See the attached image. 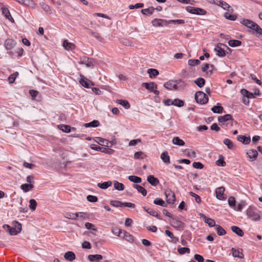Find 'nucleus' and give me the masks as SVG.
<instances>
[{
  "label": "nucleus",
  "instance_id": "nucleus-18",
  "mask_svg": "<svg viewBox=\"0 0 262 262\" xmlns=\"http://www.w3.org/2000/svg\"><path fill=\"white\" fill-rule=\"evenodd\" d=\"M148 182L153 186H156L159 184V180L152 175H149L147 178Z\"/></svg>",
  "mask_w": 262,
  "mask_h": 262
},
{
  "label": "nucleus",
  "instance_id": "nucleus-21",
  "mask_svg": "<svg viewBox=\"0 0 262 262\" xmlns=\"http://www.w3.org/2000/svg\"><path fill=\"white\" fill-rule=\"evenodd\" d=\"M64 258L66 260L73 261L76 258L75 253L72 251L66 252L64 255Z\"/></svg>",
  "mask_w": 262,
  "mask_h": 262
},
{
  "label": "nucleus",
  "instance_id": "nucleus-14",
  "mask_svg": "<svg viewBox=\"0 0 262 262\" xmlns=\"http://www.w3.org/2000/svg\"><path fill=\"white\" fill-rule=\"evenodd\" d=\"M142 86L150 92L154 91V89H157V85L154 82H144L142 84Z\"/></svg>",
  "mask_w": 262,
  "mask_h": 262
},
{
  "label": "nucleus",
  "instance_id": "nucleus-40",
  "mask_svg": "<svg viewBox=\"0 0 262 262\" xmlns=\"http://www.w3.org/2000/svg\"><path fill=\"white\" fill-rule=\"evenodd\" d=\"M114 187L116 190L119 191H122L124 189V185L123 184L119 183L117 181H114Z\"/></svg>",
  "mask_w": 262,
  "mask_h": 262
},
{
  "label": "nucleus",
  "instance_id": "nucleus-15",
  "mask_svg": "<svg viewBox=\"0 0 262 262\" xmlns=\"http://www.w3.org/2000/svg\"><path fill=\"white\" fill-rule=\"evenodd\" d=\"M201 216L204 219V222L207 224L209 227H215L216 226L217 224H215V221L213 219L208 217L203 214H201Z\"/></svg>",
  "mask_w": 262,
  "mask_h": 262
},
{
  "label": "nucleus",
  "instance_id": "nucleus-29",
  "mask_svg": "<svg viewBox=\"0 0 262 262\" xmlns=\"http://www.w3.org/2000/svg\"><path fill=\"white\" fill-rule=\"evenodd\" d=\"M102 258L103 256L100 254L89 255L88 256V259L90 261H98L99 260L102 259Z\"/></svg>",
  "mask_w": 262,
  "mask_h": 262
},
{
  "label": "nucleus",
  "instance_id": "nucleus-17",
  "mask_svg": "<svg viewBox=\"0 0 262 262\" xmlns=\"http://www.w3.org/2000/svg\"><path fill=\"white\" fill-rule=\"evenodd\" d=\"M247 154L248 155V157L250 159V161H253L256 160L258 156V152L255 149L249 150L247 151Z\"/></svg>",
  "mask_w": 262,
  "mask_h": 262
},
{
  "label": "nucleus",
  "instance_id": "nucleus-2",
  "mask_svg": "<svg viewBox=\"0 0 262 262\" xmlns=\"http://www.w3.org/2000/svg\"><path fill=\"white\" fill-rule=\"evenodd\" d=\"M195 100L196 102L201 104H205L208 101V97L202 91H198L195 94Z\"/></svg>",
  "mask_w": 262,
  "mask_h": 262
},
{
  "label": "nucleus",
  "instance_id": "nucleus-26",
  "mask_svg": "<svg viewBox=\"0 0 262 262\" xmlns=\"http://www.w3.org/2000/svg\"><path fill=\"white\" fill-rule=\"evenodd\" d=\"M3 228L4 229H5L6 231H7L11 235H16V232L15 229H14L13 227H11L9 225L7 224H4L3 226Z\"/></svg>",
  "mask_w": 262,
  "mask_h": 262
},
{
  "label": "nucleus",
  "instance_id": "nucleus-47",
  "mask_svg": "<svg viewBox=\"0 0 262 262\" xmlns=\"http://www.w3.org/2000/svg\"><path fill=\"white\" fill-rule=\"evenodd\" d=\"M178 252H179V253L180 254H184L186 253H190V250L189 248H187V247H179L178 248Z\"/></svg>",
  "mask_w": 262,
  "mask_h": 262
},
{
  "label": "nucleus",
  "instance_id": "nucleus-48",
  "mask_svg": "<svg viewBox=\"0 0 262 262\" xmlns=\"http://www.w3.org/2000/svg\"><path fill=\"white\" fill-rule=\"evenodd\" d=\"M253 31L256 33V35L257 37H262V28H261L257 24H256V26L252 29Z\"/></svg>",
  "mask_w": 262,
  "mask_h": 262
},
{
  "label": "nucleus",
  "instance_id": "nucleus-51",
  "mask_svg": "<svg viewBox=\"0 0 262 262\" xmlns=\"http://www.w3.org/2000/svg\"><path fill=\"white\" fill-rule=\"evenodd\" d=\"M216 164L219 166H225L226 165L224 158L222 155H220L219 159L216 161Z\"/></svg>",
  "mask_w": 262,
  "mask_h": 262
},
{
  "label": "nucleus",
  "instance_id": "nucleus-56",
  "mask_svg": "<svg viewBox=\"0 0 262 262\" xmlns=\"http://www.w3.org/2000/svg\"><path fill=\"white\" fill-rule=\"evenodd\" d=\"M29 207L32 210H35L37 206V202L34 199H31L29 201Z\"/></svg>",
  "mask_w": 262,
  "mask_h": 262
},
{
  "label": "nucleus",
  "instance_id": "nucleus-57",
  "mask_svg": "<svg viewBox=\"0 0 262 262\" xmlns=\"http://www.w3.org/2000/svg\"><path fill=\"white\" fill-rule=\"evenodd\" d=\"M110 204L115 207H122V202L119 201H111Z\"/></svg>",
  "mask_w": 262,
  "mask_h": 262
},
{
  "label": "nucleus",
  "instance_id": "nucleus-8",
  "mask_svg": "<svg viewBox=\"0 0 262 262\" xmlns=\"http://www.w3.org/2000/svg\"><path fill=\"white\" fill-rule=\"evenodd\" d=\"M16 45L15 40L12 38H7L4 41V47L8 50H10L14 48Z\"/></svg>",
  "mask_w": 262,
  "mask_h": 262
},
{
  "label": "nucleus",
  "instance_id": "nucleus-12",
  "mask_svg": "<svg viewBox=\"0 0 262 262\" xmlns=\"http://www.w3.org/2000/svg\"><path fill=\"white\" fill-rule=\"evenodd\" d=\"M233 117L230 114H226L223 116H219L218 117L219 122L222 124V125H225V123L228 121H233Z\"/></svg>",
  "mask_w": 262,
  "mask_h": 262
},
{
  "label": "nucleus",
  "instance_id": "nucleus-35",
  "mask_svg": "<svg viewBox=\"0 0 262 262\" xmlns=\"http://www.w3.org/2000/svg\"><path fill=\"white\" fill-rule=\"evenodd\" d=\"M34 187L32 184H24L20 186L21 189L25 192H27Z\"/></svg>",
  "mask_w": 262,
  "mask_h": 262
},
{
  "label": "nucleus",
  "instance_id": "nucleus-62",
  "mask_svg": "<svg viewBox=\"0 0 262 262\" xmlns=\"http://www.w3.org/2000/svg\"><path fill=\"white\" fill-rule=\"evenodd\" d=\"M87 200L92 203H95L97 202L98 198L96 196L92 195H88L86 197Z\"/></svg>",
  "mask_w": 262,
  "mask_h": 262
},
{
  "label": "nucleus",
  "instance_id": "nucleus-39",
  "mask_svg": "<svg viewBox=\"0 0 262 262\" xmlns=\"http://www.w3.org/2000/svg\"><path fill=\"white\" fill-rule=\"evenodd\" d=\"M147 73L149 74V77L152 78L159 75V71L155 69H149L147 70Z\"/></svg>",
  "mask_w": 262,
  "mask_h": 262
},
{
  "label": "nucleus",
  "instance_id": "nucleus-38",
  "mask_svg": "<svg viewBox=\"0 0 262 262\" xmlns=\"http://www.w3.org/2000/svg\"><path fill=\"white\" fill-rule=\"evenodd\" d=\"M217 2L218 4L217 6L222 7L225 10H228V8H231V6L228 3L222 0H219Z\"/></svg>",
  "mask_w": 262,
  "mask_h": 262
},
{
  "label": "nucleus",
  "instance_id": "nucleus-54",
  "mask_svg": "<svg viewBox=\"0 0 262 262\" xmlns=\"http://www.w3.org/2000/svg\"><path fill=\"white\" fill-rule=\"evenodd\" d=\"M186 10L191 14H196V12L198 10V7H194L192 6H187L185 8Z\"/></svg>",
  "mask_w": 262,
  "mask_h": 262
},
{
  "label": "nucleus",
  "instance_id": "nucleus-19",
  "mask_svg": "<svg viewBox=\"0 0 262 262\" xmlns=\"http://www.w3.org/2000/svg\"><path fill=\"white\" fill-rule=\"evenodd\" d=\"M58 127L60 130H61L62 132L67 133L71 132L72 130H75V127H71L70 126L65 124L58 125Z\"/></svg>",
  "mask_w": 262,
  "mask_h": 262
},
{
  "label": "nucleus",
  "instance_id": "nucleus-1",
  "mask_svg": "<svg viewBox=\"0 0 262 262\" xmlns=\"http://www.w3.org/2000/svg\"><path fill=\"white\" fill-rule=\"evenodd\" d=\"M260 212L256 207L250 206L246 210V214L248 219L257 222L260 220L261 216L259 214Z\"/></svg>",
  "mask_w": 262,
  "mask_h": 262
},
{
  "label": "nucleus",
  "instance_id": "nucleus-6",
  "mask_svg": "<svg viewBox=\"0 0 262 262\" xmlns=\"http://www.w3.org/2000/svg\"><path fill=\"white\" fill-rule=\"evenodd\" d=\"M164 193L166 198V202L168 204H173L176 201V195L174 192L171 189H169L166 190Z\"/></svg>",
  "mask_w": 262,
  "mask_h": 262
},
{
  "label": "nucleus",
  "instance_id": "nucleus-22",
  "mask_svg": "<svg viewBox=\"0 0 262 262\" xmlns=\"http://www.w3.org/2000/svg\"><path fill=\"white\" fill-rule=\"evenodd\" d=\"M2 13L3 15L11 22L14 23V20L11 16L9 9L7 8L3 7L2 8Z\"/></svg>",
  "mask_w": 262,
  "mask_h": 262
},
{
  "label": "nucleus",
  "instance_id": "nucleus-42",
  "mask_svg": "<svg viewBox=\"0 0 262 262\" xmlns=\"http://www.w3.org/2000/svg\"><path fill=\"white\" fill-rule=\"evenodd\" d=\"M154 203L157 205L162 207H167V204L161 198H157L154 200Z\"/></svg>",
  "mask_w": 262,
  "mask_h": 262
},
{
  "label": "nucleus",
  "instance_id": "nucleus-33",
  "mask_svg": "<svg viewBox=\"0 0 262 262\" xmlns=\"http://www.w3.org/2000/svg\"><path fill=\"white\" fill-rule=\"evenodd\" d=\"M228 45L231 47H236L240 46L242 45V41L236 39H231L228 42Z\"/></svg>",
  "mask_w": 262,
  "mask_h": 262
},
{
  "label": "nucleus",
  "instance_id": "nucleus-52",
  "mask_svg": "<svg viewBox=\"0 0 262 262\" xmlns=\"http://www.w3.org/2000/svg\"><path fill=\"white\" fill-rule=\"evenodd\" d=\"M224 17L227 19L230 20H235L237 19V15L236 14H230L228 12H226L224 14Z\"/></svg>",
  "mask_w": 262,
  "mask_h": 262
},
{
  "label": "nucleus",
  "instance_id": "nucleus-55",
  "mask_svg": "<svg viewBox=\"0 0 262 262\" xmlns=\"http://www.w3.org/2000/svg\"><path fill=\"white\" fill-rule=\"evenodd\" d=\"M232 251L233 252V256L235 257L242 258L243 256V254L242 252H240L239 250H236L235 249L232 248Z\"/></svg>",
  "mask_w": 262,
  "mask_h": 262
},
{
  "label": "nucleus",
  "instance_id": "nucleus-43",
  "mask_svg": "<svg viewBox=\"0 0 262 262\" xmlns=\"http://www.w3.org/2000/svg\"><path fill=\"white\" fill-rule=\"evenodd\" d=\"M118 103L123 106L125 108L128 109L130 108V105L128 102V101L126 100L119 99L118 100Z\"/></svg>",
  "mask_w": 262,
  "mask_h": 262
},
{
  "label": "nucleus",
  "instance_id": "nucleus-11",
  "mask_svg": "<svg viewBox=\"0 0 262 262\" xmlns=\"http://www.w3.org/2000/svg\"><path fill=\"white\" fill-rule=\"evenodd\" d=\"M225 189L224 187H220L215 189V194L216 198L220 200H224L225 198L224 197V191Z\"/></svg>",
  "mask_w": 262,
  "mask_h": 262
},
{
  "label": "nucleus",
  "instance_id": "nucleus-5",
  "mask_svg": "<svg viewBox=\"0 0 262 262\" xmlns=\"http://www.w3.org/2000/svg\"><path fill=\"white\" fill-rule=\"evenodd\" d=\"M171 225L177 229L183 230L184 229L185 224L180 221L177 216L171 219Z\"/></svg>",
  "mask_w": 262,
  "mask_h": 262
},
{
  "label": "nucleus",
  "instance_id": "nucleus-10",
  "mask_svg": "<svg viewBox=\"0 0 262 262\" xmlns=\"http://www.w3.org/2000/svg\"><path fill=\"white\" fill-rule=\"evenodd\" d=\"M240 23L247 28L252 30L254 29L257 24L252 20L245 18L241 19Z\"/></svg>",
  "mask_w": 262,
  "mask_h": 262
},
{
  "label": "nucleus",
  "instance_id": "nucleus-25",
  "mask_svg": "<svg viewBox=\"0 0 262 262\" xmlns=\"http://www.w3.org/2000/svg\"><path fill=\"white\" fill-rule=\"evenodd\" d=\"M231 229L234 233L237 234L239 236H243L244 234L243 231L238 227L236 226H232Z\"/></svg>",
  "mask_w": 262,
  "mask_h": 262
},
{
  "label": "nucleus",
  "instance_id": "nucleus-16",
  "mask_svg": "<svg viewBox=\"0 0 262 262\" xmlns=\"http://www.w3.org/2000/svg\"><path fill=\"white\" fill-rule=\"evenodd\" d=\"M214 51L216 52V55L220 57H223L226 56L225 49L223 48L219 47V46L215 47Z\"/></svg>",
  "mask_w": 262,
  "mask_h": 262
},
{
  "label": "nucleus",
  "instance_id": "nucleus-59",
  "mask_svg": "<svg viewBox=\"0 0 262 262\" xmlns=\"http://www.w3.org/2000/svg\"><path fill=\"white\" fill-rule=\"evenodd\" d=\"M192 166L196 169H202L204 168V165L200 162H194L192 163Z\"/></svg>",
  "mask_w": 262,
  "mask_h": 262
},
{
  "label": "nucleus",
  "instance_id": "nucleus-36",
  "mask_svg": "<svg viewBox=\"0 0 262 262\" xmlns=\"http://www.w3.org/2000/svg\"><path fill=\"white\" fill-rule=\"evenodd\" d=\"M172 143L179 146H184L185 145V142L178 137H174L173 138Z\"/></svg>",
  "mask_w": 262,
  "mask_h": 262
},
{
  "label": "nucleus",
  "instance_id": "nucleus-4",
  "mask_svg": "<svg viewBox=\"0 0 262 262\" xmlns=\"http://www.w3.org/2000/svg\"><path fill=\"white\" fill-rule=\"evenodd\" d=\"M182 82L181 79H179L178 80H171L165 82L164 84V86L167 90H177L178 89V87L177 84H179L180 82Z\"/></svg>",
  "mask_w": 262,
  "mask_h": 262
},
{
  "label": "nucleus",
  "instance_id": "nucleus-34",
  "mask_svg": "<svg viewBox=\"0 0 262 262\" xmlns=\"http://www.w3.org/2000/svg\"><path fill=\"white\" fill-rule=\"evenodd\" d=\"M100 123L98 120H94L89 123H85L84 126L85 127H96L99 126Z\"/></svg>",
  "mask_w": 262,
  "mask_h": 262
},
{
  "label": "nucleus",
  "instance_id": "nucleus-28",
  "mask_svg": "<svg viewBox=\"0 0 262 262\" xmlns=\"http://www.w3.org/2000/svg\"><path fill=\"white\" fill-rule=\"evenodd\" d=\"M121 237L129 242H133L134 241L133 236L124 230H123V233Z\"/></svg>",
  "mask_w": 262,
  "mask_h": 262
},
{
  "label": "nucleus",
  "instance_id": "nucleus-30",
  "mask_svg": "<svg viewBox=\"0 0 262 262\" xmlns=\"http://www.w3.org/2000/svg\"><path fill=\"white\" fill-rule=\"evenodd\" d=\"M12 225L14 226V229L15 230L16 235L19 233L21 230V224L16 221H14L12 222Z\"/></svg>",
  "mask_w": 262,
  "mask_h": 262
},
{
  "label": "nucleus",
  "instance_id": "nucleus-24",
  "mask_svg": "<svg viewBox=\"0 0 262 262\" xmlns=\"http://www.w3.org/2000/svg\"><path fill=\"white\" fill-rule=\"evenodd\" d=\"M62 46L67 50H72L75 48V45L69 42L67 40H64Z\"/></svg>",
  "mask_w": 262,
  "mask_h": 262
},
{
  "label": "nucleus",
  "instance_id": "nucleus-45",
  "mask_svg": "<svg viewBox=\"0 0 262 262\" xmlns=\"http://www.w3.org/2000/svg\"><path fill=\"white\" fill-rule=\"evenodd\" d=\"M194 82L199 88H202L205 84V80L201 77L197 78Z\"/></svg>",
  "mask_w": 262,
  "mask_h": 262
},
{
  "label": "nucleus",
  "instance_id": "nucleus-49",
  "mask_svg": "<svg viewBox=\"0 0 262 262\" xmlns=\"http://www.w3.org/2000/svg\"><path fill=\"white\" fill-rule=\"evenodd\" d=\"M40 5L41 8L47 12H48L49 14L52 13V10L50 7L47 5V4L41 2L40 3Z\"/></svg>",
  "mask_w": 262,
  "mask_h": 262
},
{
  "label": "nucleus",
  "instance_id": "nucleus-63",
  "mask_svg": "<svg viewBox=\"0 0 262 262\" xmlns=\"http://www.w3.org/2000/svg\"><path fill=\"white\" fill-rule=\"evenodd\" d=\"M144 157V153L142 151H137L134 154V158L136 159H143Z\"/></svg>",
  "mask_w": 262,
  "mask_h": 262
},
{
  "label": "nucleus",
  "instance_id": "nucleus-44",
  "mask_svg": "<svg viewBox=\"0 0 262 262\" xmlns=\"http://www.w3.org/2000/svg\"><path fill=\"white\" fill-rule=\"evenodd\" d=\"M83 62L87 67H94L93 61L86 57H83Z\"/></svg>",
  "mask_w": 262,
  "mask_h": 262
},
{
  "label": "nucleus",
  "instance_id": "nucleus-37",
  "mask_svg": "<svg viewBox=\"0 0 262 262\" xmlns=\"http://www.w3.org/2000/svg\"><path fill=\"white\" fill-rule=\"evenodd\" d=\"M112 184V183L111 181H107L104 182L103 183H99L98 184V186L101 189H106L107 188H108L110 186H111Z\"/></svg>",
  "mask_w": 262,
  "mask_h": 262
},
{
  "label": "nucleus",
  "instance_id": "nucleus-23",
  "mask_svg": "<svg viewBox=\"0 0 262 262\" xmlns=\"http://www.w3.org/2000/svg\"><path fill=\"white\" fill-rule=\"evenodd\" d=\"M237 140L244 144H248L250 142V137H246L244 135H239L237 137Z\"/></svg>",
  "mask_w": 262,
  "mask_h": 262
},
{
  "label": "nucleus",
  "instance_id": "nucleus-53",
  "mask_svg": "<svg viewBox=\"0 0 262 262\" xmlns=\"http://www.w3.org/2000/svg\"><path fill=\"white\" fill-rule=\"evenodd\" d=\"M228 204H229V205L230 206V207H231V208H232L233 209L235 208L236 202L234 197L230 196L228 198Z\"/></svg>",
  "mask_w": 262,
  "mask_h": 262
},
{
  "label": "nucleus",
  "instance_id": "nucleus-32",
  "mask_svg": "<svg viewBox=\"0 0 262 262\" xmlns=\"http://www.w3.org/2000/svg\"><path fill=\"white\" fill-rule=\"evenodd\" d=\"M217 231V234L219 236H223L226 234V230L220 225H216L214 227Z\"/></svg>",
  "mask_w": 262,
  "mask_h": 262
},
{
  "label": "nucleus",
  "instance_id": "nucleus-61",
  "mask_svg": "<svg viewBox=\"0 0 262 262\" xmlns=\"http://www.w3.org/2000/svg\"><path fill=\"white\" fill-rule=\"evenodd\" d=\"M85 227L87 229L92 230L93 231L97 230L95 225L89 222H86L85 223Z\"/></svg>",
  "mask_w": 262,
  "mask_h": 262
},
{
  "label": "nucleus",
  "instance_id": "nucleus-58",
  "mask_svg": "<svg viewBox=\"0 0 262 262\" xmlns=\"http://www.w3.org/2000/svg\"><path fill=\"white\" fill-rule=\"evenodd\" d=\"M188 63L190 66H197L200 63V61L199 59H189L188 61Z\"/></svg>",
  "mask_w": 262,
  "mask_h": 262
},
{
  "label": "nucleus",
  "instance_id": "nucleus-31",
  "mask_svg": "<svg viewBox=\"0 0 262 262\" xmlns=\"http://www.w3.org/2000/svg\"><path fill=\"white\" fill-rule=\"evenodd\" d=\"M155 11V8L150 7L148 8L143 9L141 10V13L145 15H150L153 14Z\"/></svg>",
  "mask_w": 262,
  "mask_h": 262
},
{
  "label": "nucleus",
  "instance_id": "nucleus-7",
  "mask_svg": "<svg viewBox=\"0 0 262 262\" xmlns=\"http://www.w3.org/2000/svg\"><path fill=\"white\" fill-rule=\"evenodd\" d=\"M79 82L82 86L85 88H89L90 85H94V83L92 81L89 80L82 75H80V78Z\"/></svg>",
  "mask_w": 262,
  "mask_h": 262
},
{
  "label": "nucleus",
  "instance_id": "nucleus-41",
  "mask_svg": "<svg viewBox=\"0 0 262 262\" xmlns=\"http://www.w3.org/2000/svg\"><path fill=\"white\" fill-rule=\"evenodd\" d=\"M128 178L130 181L135 183H140L142 182V179L138 176H129Z\"/></svg>",
  "mask_w": 262,
  "mask_h": 262
},
{
  "label": "nucleus",
  "instance_id": "nucleus-20",
  "mask_svg": "<svg viewBox=\"0 0 262 262\" xmlns=\"http://www.w3.org/2000/svg\"><path fill=\"white\" fill-rule=\"evenodd\" d=\"M161 159H162V161L165 164H169L170 162V157L168 155V153L167 151L165 150L163 151L160 157Z\"/></svg>",
  "mask_w": 262,
  "mask_h": 262
},
{
  "label": "nucleus",
  "instance_id": "nucleus-46",
  "mask_svg": "<svg viewBox=\"0 0 262 262\" xmlns=\"http://www.w3.org/2000/svg\"><path fill=\"white\" fill-rule=\"evenodd\" d=\"M112 232L118 236H122L123 230L118 227H113L112 229Z\"/></svg>",
  "mask_w": 262,
  "mask_h": 262
},
{
  "label": "nucleus",
  "instance_id": "nucleus-64",
  "mask_svg": "<svg viewBox=\"0 0 262 262\" xmlns=\"http://www.w3.org/2000/svg\"><path fill=\"white\" fill-rule=\"evenodd\" d=\"M194 258L198 262H204V257L202 255L198 254H195L194 255Z\"/></svg>",
  "mask_w": 262,
  "mask_h": 262
},
{
  "label": "nucleus",
  "instance_id": "nucleus-9",
  "mask_svg": "<svg viewBox=\"0 0 262 262\" xmlns=\"http://www.w3.org/2000/svg\"><path fill=\"white\" fill-rule=\"evenodd\" d=\"M152 25L155 27H163L168 24V20L163 19L155 18L151 21Z\"/></svg>",
  "mask_w": 262,
  "mask_h": 262
},
{
  "label": "nucleus",
  "instance_id": "nucleus-60",
  "mask_svg": "<svg viewBox=\"0 0 262 262\" xmlns=\"http://www.w3.org/2000/svg\"><path fill=\"white\" fill-rule=\"evenodd\" d=\"M184 102L183 100H180L179 99H175L174 100V104L173 105L178 106V107H182L184 105Z\"/></svg>",
  "mask_w": 262,
  "mask_h": 262
},
{
  "label": "nucleus",
  "instance_id": "nucleus-3",
  "mask_svg": "<svg viewBox=\"0 0 262 262\" xmlns=\"http://www.w3.org/2000/svg\"><path fill=\"white\" fill-rule=\"evenodd\" d=\"M90 147L91 149L96 151H100L101 152L108 155H113L115 152V150L113 149L100 147L94 144H91Z\"/></svg>",
  "mask_w": 262,
  "mask_h": 262
},
{
  "label": "nucleus",
  "instance_id": "nucleus-13",
  "mask_svg": "<svg viewBox=\"0 0 262 262\" xmlns=\"http://www.w3.org/2000/svg\"><path fill=\"white\" fill-rule=\"evenodd\" d=\"M84 29L86 31L87 33L95 37L99 41H103V38L100 35L99 33L97 32H94L92 30L86 27H84Z\"/></svg>",
  "mask_w": 262,
  "mask_h": 262
},
{
  "label": "nucleus",
  "instance_id": "nucleus-50",
  "mask_svg": "<svg viewBox=\"0 0 262 262\" xmlns=\"http://www.w3.org/2000/svg\"><path fill=\"white\" fill-rule=\"evenodd\" d=\"M223 143L227 146L228 148L229 149H232L234 147L233 142L229 139H225L223 141Z\"/></svg>",
  "mask_w": 262,
  "mask_h": 262
},
{
  "label": "nucleus",
  "instance_id": "nucleus-27",
  "mask_svg": "<svg viewBox=\"0 0 262 262\" xmlns=\"http://www.w3.org/2000/svg\"><path fill=\"white\" fill-rule=\"evenodd\" d=\"M211 110L214 113L221 114L223 112L224 108L220 105V103H218L216 105L213 106Z\"/></svg>",
  "mask_w": 262,
  "mask_h": 262
}]
</instances>
